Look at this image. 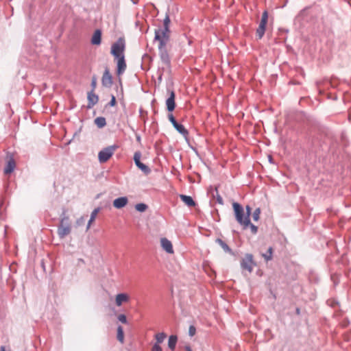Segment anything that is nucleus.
Instances as JSON below:
<instances>
[{"label": "nucleus", "instance_id": "1", "mask_svg": "<svg viewBox=\"0 0 351 351\" xmlns=\"http://www.w3.org/2000/svg\"><path fill=\"white\" fill-rule=\"evenodd\" d=\"M154 40L158 42V48L160 60L167 67L170 68L171 58L167 49V45L170 40V38L160 36L158 33H156L154 36Z\"/></svg>", "mask_w": 351, "mask_h": 351}, {"label": "nucleus", "instance_id": "2", "mask_svg": "<svg viewBox=\"0 0 351 351\" xmlns=\"http://www.w3.org/2000/svg\"><path fill=\"white\" fill-rule=\"evenodd\" d=\"M66 210L63 209L60 215V223L58 226L57 233L60 239H64L71 232V224L70 218L66 214Z\"/></svg>", "mask_w": 351, "mask_h": 351}, {"label": "nucleus", "instance_id": "3", "mask_svg": "<svg viewBox=\"0 0 351 351\" xmlns=\"http://www.w3.org/2000/svg\"><path fill=\"white\" fill-rule=\"evenodd\" d=\"M232 208L237 221L246 229L250 223V219L245 217L243 207L238 202H233Z\"/></svg>", "mask_w": 351, "mask_h": 351}, {"label": "nucleus", "instance_id": "4", "mask_svg": "<svg viewBox=\"0 0 351 351\" xmlns=\"http://www.w3.org/2000/svg\"><path fill=\"white\" fill-rule=\"evenodd\" d=\"M125 49V41L124 38L120 37L115 43L111 46L110 53L114 58H121L124 56Z\"/></svg>", "mask_w": 351, "mask_h": 351}, {"label": "nucleus", "instance_id": "5", "mask_svg": "<svg viewBox=\"0 0 351 351\" xmlns=\"http://www.w3.org/2000/svg\"><path fill=\"white\" fill-rule=\"evenodd\" d=\"M117 147V145H113L101 149L98 154V159L99 162L104 163L107 162L112 157Z\"/></svg>", "mask_w": 351, "mask_h": 351}, {"label": "nucleus", "instance_id": "6", "mask_svg": "<svg viewBox=\"0 0 351 351\" xmlns=\"http://www.w3.org/2000/svg\"><path fill=\"white\" fill-rule=\"evenodd\" d=\"M256 265L254 261L253 255L252 254H246L245 257L241 261V267L243 269L248 271L251 273L253 270V267Z\"/></svg>", "mask_w": 351, "mask_h": 351}, {"label": "nucleus", "instance_id": "7", "mask_svg": "<svg viewBox=\"0 0 351 351\" xmlns=\"http://www.w3.org/2000/svg\"><path fill=\"white\" fill-rule=\"evenodd\" d=\"M268 21V12L265 10L263 12L258 27L256 29V34L258 39H261L265 34L266 25Z\"/></svg>", "mask_w": 351, "mask_h": 351}, {"label": "nucleus", "instance_id": "8", "mask_svg": "<svg viewBox=\"0 0 351 351\" xmlns=\"http://www.w3.org/2000/svg\"><path fill=\"white\" fill-rule=\"evenodd\" d=\"M141 153L139 151H137L134 154V161L136 166L141 169L145 175H148L151 173L150 168L141 162Z\"/></svg>", "mask_w": 351, "mask_h": 351}, {"label": "nucleus", "instance_id": "9", "mask_svg": "<svg viewBox=\"0 0 351 351\" xmlns=\"http://www.w3.org/2000/svg\"><path fill=\"white\" fill-rule=\"evenodd\" d=\"M168 118L169 121L172 123L173 128L182 136L186 137L189 135L188 130L184 128V126L179 123H178L172 114H168Z\"/></svg>", "mask_w": 351, "mask_h": 351}, {"label": "nucleus", "instance_id": "10", "mask_svg": "<svg viewBox=\"0 0 351 351\" xmlns=\"http://www.w3.org/2000/svg\"><path fill=\"white\" fill-rule=\"evenodd\" d=\"M112 76L110 74L108 68L106 67L101 77V84L103 86L110 88L112 86Z\"/></svg>", "mask_w": 351, "mask_h": 351}, {"label": "nucleus", "instance_id": "11", "mask_svg": "<svg viewBox=\"0 0 351 351\" xmlns=\"http://www.w3.org/2000/svg\"><path fill=\"white\" fill-rule=\"evenodd\" d=\"M115 59L117 60V73L118 75H121L125 72L127 68L126 62L125 60V56H122L121 58H117Z\"/></svg>", "mask_w": 351, "mask_h": 351}, {"label": "nucleus", "instance_id": "12", "mask_svg": "<svg viewBox=\"0 0 351 351\" xmlns=\"http://www.w3.org/2000/svg\"><path fill=\"white\" fill-rule=\"evenodd\" d=\"M168 92L170 93L169 97L166 100V106L167 109L169 112H172L176 107V102H175V93L173 90H168Z\"/></svg>", "mask_w": 351, "mask_h": 351}, {"label": "nucleus", "instance_id": "13", "mask_svg": "<svg viewBox=\"0 0 351 351\" xmlns=\"http://www.w3.org/2000/svg\"><path fill=\"white\" fill-rule=\"evenodd\" d=\"M161 246L164 250H165L169 254L173 253V249L171 242L167 239V238H162L160 239Z\"/></svg>", "mask_w": 351, "mask_h": 351}, {"label": "nucleus", "instance_id": "14", "mask_svg": "<svg viewBox=\"0 0 351 351\" xmlns=\"http://www.w3.org/2000/svg\"><path fill=\"white\" fill-rule=\"evenodd\" d=\"M128 199L127 197H120L113 201V206L117 209L123 208L127 205Z\"/></svg>", "mask_w": 351, "mask_h": 351}, {"label": "nucleus", "instance_id": "15", "mask_svg": "<svg viewBox=\"0 0 351 351\" xmlns=\"http://www.w3.org/2000/svg\"><path fill=\"white\" fill-rule=\"evenodd\" d=\"M99 100V97L93 92L90 91L88 93V104L87 106L88 108H92Z\"/></svg>", "mask_w": 351, "mask_h": 351}, {"label": "nucleus", "instance_id": "16", "mask_svg": "<svg viewBox=\"0 0 351 351\" xmlns=\"http://www.w3.org/2000/svg\"><path fill=\"white\" fill-rule=\"evenodd\" d=\"M101 43V31L97 29L95 31L92 38L91 43L95 45H99Z\"/></svg>", "mask_w": 351, "mask_h": 351}, {"label": "nucleus", "instance_id": "17", "mask_svg": "<svg viewBox=\"0 0 351 351\" xmlns=\"http://www.w3.org/2000/svg\"><path fill=\"white\" fill-rule=\"evenodd\" d=\"M215 243L220 245V247L226 253H228L230 254H233V252L232 249L228 246V245L223 241L222 239L217 238L215 240Z\"/></svg>", "mask_w": 351, "mask_h": 351}, {"label": "nucleus", "instance_id": "18", "mask_svg": "<svg viewBox=\"0 0 351 351\" xmlns=\"http://www.w3.org/2000/svg\"><path fill=\"white\" fill-rule=\"evenodd\" d=\"M180 197L181 200L189 207H193L196 205L195 202L191 196L186 195H180Z\"/></svg>", "mask_w": 351, "mask_h": 351}, {"label": "nucleus", "instance_id": "19", "mask_svg": "<svg viewBox=\"0 0 351 351\" xmlns=\"http://www.w3.org/2000/svg\"><path fill=\"white\" fill-rule=\"evenodd\" d=\"M15 168V161L13 158H10L6 164V167L4 169V173L8 174L12 173Z\"/></svg>", "mask_w": 351, "mask_h": 351}, {"label": "nucleus", "instance_id": "20", "mask_svg": "<svg viewBox=\"0 0 351 351\" xmlns=\"http://www.w3.org/2000/svg\"><path fill=\"white\" fill-rule=\"evenodd\" d=\"M170 32L171 31L169 27H163L162 29H156L154 31V34L156 35V33H158L160 36L170 38Z\"/></svg>", "mask_w": 351, "mask_h": 351}, {"label": "nucleus", "instance_id": "21", "mask_svg": "<svg viewBox=\"0 0 351 351\" xmlns=\"http://www.w3.org/2000/svg\"><path fill=\"white\" fill-rule=\"evenodd\" d=\"M129 300V297L126 293H119L116 296V304L120 306L123 302H126Z\"/></svg>", "mask_w": 351, "mask_h": 351}, {"label": "nucleus", "instance_id": "22", "mask_svg": "<svg viewBox=\"0 0 351 351\" xmlns=\"http://www.w3.org/2000/svg\"><path fill=\"white\" fill-rule=\"evenodd\" d=\"M178 337L176 335H171L168 340V347L170 350H174L176 346Z\"/></svg>", "mask_w": 351, "mask_h": 351}, {"label": "nucleus", "instance_id": "23", "mask_svg": "<svg viewBox=\"0 0 351 351\" xmlns=\"http://www.w3.org/2000/svg\"><path fill=\"white\" fill-rule=\"evenodd\" d=\"M95 123L99 128H102L106 125V119L103 117H98L95 119Z\"/></svg>", "mask_w": 351, "mask_h": 351}, {"label": "nucleus", "instance_id": "24", "mask_svg": "<svg viewBox=\"0 0 351 351\" xmlns=\"http://www.w3.org/2000/svg\"><path fill=\"white\" fill-rule=\"evenodd\" d=\"M154 337L156 339L155 343L160 344L164 341V340L167 337V335L163 332H159V333L156 334Z\"/></svg>", "mask_w": 351, "mask_h": 351}, {"label": "nucleus", "instance_id": "25", "mask_svg": "<svg viewBox=\"0 0 351 351\" xmlns=\"http://www.w3.org/2000/svg\"><path fill=\"white\" fill-rule=\"evenodd\" d=\"M99 210H100L99 208H96L92 211L90 219L88 222V225H87V228H86L87 230L89 229L91 223L95 219V217H96L97 213H99Z\"/></svg>", "mask_w": 351, "mask_h": 351}, {"label": "nucleus", "instance_id": "26", "mask_svg": "<svg viewBox=\"0 0 351 351\" xmlns=\"http://www.w3.org/2000/svg\"><path fill=\"white\" fill-rule=\"evenodd\" d=\"M213 197L216 199V201L218 204L223 205V200L222 197L219 194L217 188H215V191L213 193Z\"/></svg>", "mask_w": 351, "mask_h": 351}, {"label": "nucleus", "instance_id": "27", "mask_svg": "<svg viewBox=\"0 0 351 351\" xmlns=\"http://www.w3.org/2000/svg\"><path fill=\"white\" fill-rule=\"evenodd\" d=\"M117 339L121 343H123L124 341V332L121 326L117 327Z\"/></svg>", "mask_w": 351, "mask_h": 351}, {"label": "nucleus", "instance_id": "28", "mask_svg": "<svg viewBox=\"0 0 351 351\" xmlns=\"http://www.w3.org/2000/svg\"><path fill=\"white\" fill-rule=\"evenodd\" d=\"M272 254H273V247H269L268 248L267 252L266 253H265V254H263L262 256L267 262V261H271L272 259Z\"/></svg>", "mask_w": 351, "mask_h": 351}, {"label": "nucleus", "instance_id": "29", "mask_svg": "<svg viewBox=\"0 0 351 351\" xmlns=\"http://www.w3.org/2000/svg\"><path fill=\"white\" fill-rule=\"evenodd\" d=\"M135 208L139 212H144L147 210V206L144 203H140L135 206Z\"/></svg>", "mask_w": 351, "mask_h": 351}, {"label": "nucleus", "instance_id": "30", "mask_svg": "<svg viewBox=\"0 0 351 351\" xmlns=\"http://www.w3.org/2000/svg\"><path fill=\"white\" fill-rule=\"evenodd\" d=\"M260 214H261V209H260V208H256L255 210L254 211L253 214H252L253 219L254 221H258L259 219V217H260Z\"/></svg>", "mask_w": 351, "mask_h": 351}, {"label": "nucleus", "instance_id": "31", "mask_svg": "<svg viewBox=\"0 0 351 351\" xmlns=\"http://www.w3.org/2000/svg\"><path fill=\"white\" fill-rule=\"evenodd\" d=\"M171 20L169 14L167 13L166 16L163 20V27H169Z\"/></svg>", "mask_w": 351, "mask_h": 351}, {"label": "nucleus", "instance_id": "32", "mask_svg": "<svg viewBox=\"0 0 351 351\" xmlns=\"http://www.w3.org/2000/svg\"><path fill=\"white\" fill-rule=\"evenodd\" d=\"M117 319L119 322L123 324H127V317L124 314H120L118 315Z\"/></svg>", "mask_w": 351, "mask_h": 351}, {"label": "nucleus", "instance_id": "33", "mask_svg": "<svg viewBox=\"0 0 351 351\" xmlns=\"http://www.w3.org/2000/svg\"><path fill=\"white\" fill-rule=\"evenodd\" d=\"M196 332V328L194 326L191 325L189 326V335L190 337H193L195 335Z\"/></svg>", "mask_w": 351, "mask_h": 351}, {"label": "nucleus", "instance_id": "34", "mask_svg": "<svg viewBox=\"0 0 351 351\" xmlns=\"http://www.w3.org/2000/svg\"><path fill=\"white\" fill-rule=\"evenodd\" d=\"M248 227L250 228L252 234H256L258 232V227L250 222Z\"/></svg>", "mask_w": 351, "mask_h": 351}, {"label": "nucleus", "instance_id": "35", "mask_svg": "<svg viewBox=\"0 0 351 351\" xmlns=\"http://www.w3.org/2000/svg\"><path fill=\"white\" fill-rule=\"evenodd\" d=\"M96 86H97V78L94 76L92 78V81H91L92 90L90 91L94 92V90L96 88Z\"/></svg>", "mask_w": 351, "mask_h": 351}, {"label": "nucleus", "instance_id": "36", "mask_svg": "<svg viewBox=\"0 0 351 351\" xmlns=\"http://www.w3.org/2000/svg\"><path fill=\"white\" fill-rule=\"evenodd\" d=\"M152 351H162V349L160 344L154 343L152 348Z\"/></svg>", "mask_w": 351, "mask_h": 351}, {"label": "nucleus", "instance_id": "37", "mask_svg": "<svg viewBox=\"0 0 351 351\" xmlns=\"http://www.w3.org/2000/svg\"><path fill=\"white\" fill-rule=\"evenodd\" d=\"M115 104H116V97L114 95H112L111 99H110V102L108 103V106L112 107V106H114Z\"/></svg>", "mask_w": 351, "mask_h": 351}, {"label": "nucleus", "instance_id": "38", "mask_svg": "<svg viewBox=\"0 0 351 351\" xmlns=\"http://www.w3.org/2000/svg\"><path fill=\"white\" fill-rule=\"evenodd\" d=\"M246 213L245 215V217H248V219H250V216L251 215L252 208L249 205H247L245 206Z\"/></svg>", "mask_w": 351, "mask_h": 351}, {"label": "nucleus", "instance_id": "39", "mask_svg": "<svg viewBox=\"0 0 351 351\" xmlns=\"http://www.w3.org/2000/svg\"><path fill=\"white\" fill-rule=\"evenodd\" d=\"M162 80V72L159 71V74L158 76V80L159 82H161Z\"/></svg>", "mask_w": 351, "mask_h": 351}, {"label": "nucleus", "instance_id": "40", "mask_svg": "<svg viewBox=\"0 0 351 351\" xmlns=\"http://www.w3.org/2000/svg\"><path fill=\"white\" fill-rule=\"evenodd\" d=\"M84 217H80L79 219H77V223L78 225H80L81 223L84 222Z\"/></svg>", "mask_w": 351, "mask_h": 351}, {"label": "nucleus", "instance_id": "41", "mask_svg": "<svg viewBox=\"0 0 351 351\" xmlns=\"http://www.w3.org/2000/svg\"><path fill=\"white\" fill-rule=\"evenodd\" d=\"M184 349H185L186 351H193L191 348L189 346H186L184 347Z\"/></svg>", "mask_w": 351, "mask_h": 351}, {"label": "nucleus", "instance_id": "42", "mask_svg": "<svg viewBox=\"0 0 351 351\" xmlns=\"http://www.w3.org/2000/svg\"><path fill=\"white\" fill-rule=\"evenodd\" d=\"M0 351H5V348L4 346H1L0 348Z\"/></svg>", "mask_w": 351, "mask_h": 351}, {"label": "nucleus", "instance_id": "43", "mask_svg": "<svg viewBox=\"0 0 351 351\" xmlns=\"http://www.w3.org/2000/svg\"><path fill=\"white\" fill-rule=\"evenodd\" d=\"M136 141H138V142L141 141V136H136Z\"/></svg>", "mask_w": 351, "mask_h": 351}, {"label": "nucleus", "instance_id": "44", "mask_svg": "<svg viewBox=\"0 0 351 351\" xmlns=\"http://www.w3.org/2000/svg\"><path fill=\"white\" fill-rule=\"evenodd\" d=\"M296 312H297L298 314H299L300 313V309L297 308Z\"/></svg>", "mask_w": 351, "mask_h": 351}, {"label": "nucleus", "instance_id": "45", "mask_svg": "<svg viewBox=\"0 0 351 351\" xmlns=\"http://www.w3.org/2000/svg\"><path fill=\"white\" fill-rule=\"evenodd\" d=\"M319 86H320V83L317 82V87L319 88Z\"/></svg>", "mask_w": 351, "mask_h": 351}, {"label": "nucleus", "instance_id": "46", "mask_svg": "<svg viewBox=\"0 0 351 351\" xmlns=\"http://www.w3.org/2000/svg\"><path fill=\"white\" fill-rule=\"evenodd\" d=\"M79 261H80V262H84V261L82 259H80Z\"/></svg>", "mask_w": 351, "mask_h": 351}]
</instances>
